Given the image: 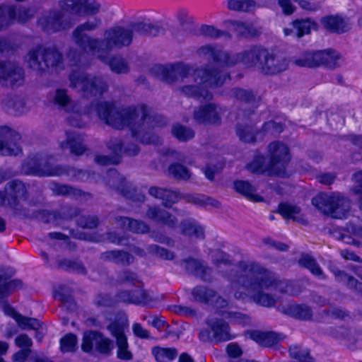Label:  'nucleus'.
I'll return each mask as SVG.
<instances>
[{"instance_id": "obj_42", "label": "nucleus", "mask_w": 362, "mask_h": 362, "mask_svg": "<svg viewBox=\"0 0 362 362\" xmlns=\"http://www.w3.org/2000/svg\"><path fill=\"white\" fill-rule=\"evenodd\" d=\"M129 227L136 233H144L147 230L146 226L136 220L129 221Z\"/></svg>"}, {"instance_id": "obj_18", "label": "nucleus", "mask_w": 362, "mask_h": 362, "mask_svg": "<svg viewBox=\"0 0 362 362\" xmlns=\"http://www.w3.org/2000/svg\"><path fill=\"white\" fill-rule=\"evenodd\" d=\"M249 336L253 341L265 346H272L275 341V337L273 333L252 331L249 333Z\"/></svg>"}, {"instance_id": "obj_6", "label": "nucleus", "mask_w": 362, "mask_h": 362, "mask_svg": "<svg viewBox=\"0 0 362 362\" xmlns=\"http://www.w3.org/2000/svg\"><path fill=\"white\" fill-rule=\"evenodd\" d=\"M218 73H209L203 70H198L193 71L192 76L199 78V83L202 84V87L199 93L194 90V87L192 86H185L182 89L183 92L189 96L203 97L204 99L209 100L211 95L204 88L207 86H212L214 84H218V79H217Z\"/></svg>"}, {"instance_id": "obj_15", "label": "nucleus", "mask_w": 362, "mask_h": 362, "mask_svg": "<svg viewBox=\"0 0 362 362\" xmlns=\"http://www.w3.org/2000/svg\"><path fill=\"white\" fill-rule=\"evenodd\" d=\"M279 212L284 218L296 221H302L300 209L292 204L282 203L279 205Z\"/></svg>"}, {"instance_id": "obj_2", "label": "nucleus", "mask_w": 362, "mask_h": 362, "mask_svg": "<svg viewBox=\"0 0 362 362\" xmlns=\"http://www.w3.org/2000/svg\"><path fill=\"white\" fill-rule=\"evenodd\" d=\"M290 160L288 147L281 142L270 144L266 157L256 156L249 169L256 173H267L268 175L283 176L286 165Z\"/></svg>"}, {"instance_id": "obj_25", "label": "nucleus", "mask_w": 362, "mask_h": 362, "mask_svg": "<svg viewBox=\"0 0 362 362\" xmlns=\"http://www.w3.org/2000/svg\"><path fill=\"white\" fill-rule=\"evenodd\" d=\"M289 353L293 358L298 359L300 362H313L312 358L309 357L307 350L302 351L298 346H291Z\"/></svg>"}, {"instance_id": "obj_24", "label": "nucleus", "mask_w": 362, "mask_h": 362, "mask_svg": "<svg viewBox=\"0 0 362 362\" xmlns=\"http://www.w3.org/2000/svg\"><path fill=\"white\" fill-rule=\"evenodd\" d=\"M76 345L77 338L74 334H66L61 339L60 347L62 352L74 351Z\"/></svg>"}, {"instance_id": "obj_58", "label": "nucleus", "mask_w": 362, "mask_h": 362, "mask_svg": "<svg viewBox=\"0 0 362 362\" xmlns=\"http://www.w3.org/2000/svg\"><path fill=\"white\" fill-rule=\"evenodd\" d=\"M197 264V263L196 261L191 259L187 262L186 267H187V270H189L190 272H193L192 267H196Z\"/></svg>"}, {"instance_id": "obj_21", "label": "nucleus", "mask_w": 362, "mask_h": 362, "mask_svg": "<svg viewBox=\"0 0 362 362\" xmlns=\"http://www.w3.org/2000/svg\"><path fill=\"white\" fill-rule=\"evenodd\" d=\"M21 286L18 280H11L6 277L0 278V298L8 295L11 291Z\"/></svg>"}, {"instance_id": "obj_34", "label": "nucleus", "mask_w": 362, "mask_h": 362, "mask_svg": "<svg viewBox=\"0 0 362 362\" xmlns=\"http://www.w3.org/2000/svg\"><path fill=\"white\" fill-rule=\"evenodd\" d=\"M235 29L238 33L246 37L256 35V31L245 23H237L235 25Z\"/></svg>"}, {"instance_id": "obj_28", "label": "nucleus", "mask_w": 362, "mask_h": 362, "mask_svg": "<svg viewBox=\"0 0 362 362\" xmlns=\"http://www.w3.org/2000/svg\"><path fill=\"white\" fill-rule=\"evenodd\" d=\"M300 264L310 269L315 275H320L321 274V269L319 266L317 265L315 260L308 255L302 256L300 259Z\"/></svg>"}, {"instance_id": "obj_16", "label": "nucleus", "mask_w": 362, "mask_h": 362, "mask_svg": "<svg viewBox=\"0 0 362 362\" xmlns=\"http://www.w3.org/2000/svg\"><path fill=\"white\" fill-rule=\"evenodd\" d=\"M218 112L213 104L203 107L195 112V118L199 122L214 123L217 119Z\"/></svg>"}, {"instance_id": "obj_5", "label": "nucleus", "mask_w": 362, "mask_h": 362, "mask_svg": "<svg viewBox=\"0 0 362 362\" xmlns=\"http://www.w3.org/2000/svg\"><path fill=\"white\" fill-rule=\"evenodd\" d=\"M255 57L257 61H261L262 58L264 59V62L261 68L265 74H274L279 73L286 69L287 66L284 60H280L273 55H269L267 52L264 49L254 50L247 54L243 60L247 63L252 59V63L256 64V62L254 61Z\"/></svg>"}, {"instance_id": "obj_36", "label": "nucleus", "mask_w": 362, "mask_h": 362, "mask_svg": "<svg viewBox=\"0 0 362 362\" xmlns=\"http://www.w3.org/2000/svg\"><path fill=\"white\" fill-rule=\"evenodd\" d=\"M237 133L240 139L245 142H252L255 141L253 132L248 128L238 129Z\"/></svg>"}, {"instance_id": "obj_45", "label": "nucleus", "mask_w": 362, "mask_h": 362, "mask_svg": "<svg viewBox=\"0 0 362 362\" xmlns=\"http://www.w3.org/2000/svg\"><path fill=\"white\" fill-rule=\"evenodd\" d=\"M134 334L141 338H147L148 337V332L144 329L139 324H134L133 325Z\"/></svg>"}, {"instance_id": "obj_43", "label": "nucleus", "mask_w": 362, "mask_h": 362, "mask_svg": "<svg viewBox=\"0 0 362 362\" xmlns=\"http://www.w3.org/2000/svg\"><path fill=\"white\" fill-rule=\"evenodd\" d=\"M30 353V350H23L18 351L13 356L14 362H25Z\"/></svg>"}, {"instance_id": "obj_39", "label": "nucleus", "mask_w": 362, "mask_h": 362, "mask_svg": "<svg viewBox=\"0 0 362 362\" xmlns=\"http://www.w3.org/2000/svg\"><path fill=\"white\" fill-rule=\"evenodd\" d=\"M279 5L286 15H290L294 11V6L290 0H279Z\"/></svg>"}, {"instance_id": "obj_55", "label": "nucleus", "mask_w": 362, "mask_h": 362, "mask_svg": "<svg viewBox=\"0 0 362 362\" xmlns=\"http://www.w3.org/2000/svg\"><path fill=\"white\" fill-rule=\"evenodd\" d=\"M200 52L204 54H209V55L215 57L216 54L214 52V50L211 47H202L200 49Z\"/></svg>"}, {"instance_id": "obj_27", "label": "nucleus", "mask_w": 362, "mask_h": 362, "mask_svg": "<svg viewBox=\"0 0 362 362\" xmlns=\"http://www.w3.org/2000/svg\"><path fill=\"white\" fill-rule=\"evenodd\" d=\"M173 134L181 141H186L193 137L194 133L191 129L180 125H175L172 130Z\"/></svg>"}, {"instance_id": "obj_23", "label": "nucleus", "mask_w": 362, "mask_h": 362, "mask_svg": "<svg viewBox=\"0 0 362 362\" xmlns=\"http://www.w3.org/2000/svg\"><path fill=\"white\" fill-rule=\"evenodd\" d=\"M99 116L106 121V122L115 128H122L123 126L117 124L115 121L112 120V116L113 115V109L111 106L108 105H104L101 106L98 110Z\"/></svg>"}, {"instance_id": "obj_3", "label": "nucleus", "mask_w": 362, "mask_h": 362, "mask_svg": "<svg viewBox=\"0 0 362 362\" xmlns=\"http://www.w3.org/2000/svg\"><path fill=\"white\" fill-rule=\"evenodd\" d=\"M312 203L319 210L330 214L335 218H344L349 209V203L338 194H319L313 199Z\"/></svg>"}, {"instance_id": "obj_9", "label": "nucleus", "mask_w": 362, "mask_h": 362, "mask_svg": "<svg viewBox=\"0 0 362 362\" xmlns=\"http://www.w3.org/2000/svg\"><path fill=\"white\" fill-rule=\"evenodd\" d=\"M271 283L267 278L261 279L257 282L250 284V286H243L242 289L246 290L247 295L250 296L257 303L264 306H271L274 303V298L267 294L262 293V291L264 288H267Z\"/></svg>"}, {"instance_id": "obj_53", "label": "nucleus", "mask_w": 362, "mask_h": 362, "mask_svg": "<svg viewBox=\"0 0 362 362\" xmlns=\"http://www.w3.org/2000/svg\"><path fill=\"white\" fill-rule=\"evenodd\" d=\"M333 180H334V177L329 174L323 175L320 176V181L322 183H324L326 185L331 184L333 182Z\"/></svg>"}, {"instance_id": "obj_14", "label": "nucleus", "mask_w": 362, "mask_h": 362, "mask_svg": "<svg viewBox=\"0 0 362 362\" xmlns=\"http://www.w3.org/2000/svg\"><path fill=\"white\" fill-rule=\"evenodd\" d=\"M321 22L326 29L332 32L344 33L349 28L348 23L338 16L325 17Z\"/></svg>"}, {"instance_id": "obj_30", "label": "nucleus", "mask_w": 362, "mask_h": 362, "mask_svg": "<svg viewBox=\"0 0 362 362\" xmlns=\"http://www.w3.org/2000/svg\"><path fill=\"white\" fill-rule=\"evenodd\" d=\"M354 180L356 185L354 192L358 195V205L360 209H362V171L355 174Z\"/></svg>"}, {"instance_id": "obj_20", "label": "nucleus", "mask_w": 362, "mask_h": 362, "mask_svg": "<svg viewBox=\"0 0 362 362\" xmlns=\"http://www.w3.org/2000/svg\"><path fill=\"white\" fill-rule=\"evenodd\" d=\"M153 354L158 362H170L176 356L173 349L157 347L153 349Z\"/></svg>"}, {"instance_id": "obj_63", "label": "nucleus", "mask_w": 362, "mask_h": 362, "mask_svg": "<svg viewBox=\"0 0 362 362\" xmlns=\"http://www.w3.org/2000/svg\"><path fill=\"white\" fill-rule=\"evenodd\" d=\"M5 228V223L3 219L0 218V230L2 231Z\"/></svg>"}, {"instance_id": "obj_10", "label": "nucleus", "mask_w": 362, "mask_h": 362, "mask_svg": "<svg viewBox=\"0 0 362 362\" xmlns=\"http://www.w3.org/2000/svg\"><path fill=\"white\" fill-rule=\"evenodd\" d=\"M40 57L47 66H57L62 59L61 54L56 50L45 51L40 49L37 52H32L29 54V62L31 66L35 67L37 64H40L39 62Z\"/></svg>"}, {"instance_id": "obj_4", "label": "nucleus", "mask_w": 362, "mask_h": 362, "mask_svg": "<svg viewBox=\"0 0 362 362\" xmlns=\"http://www.w3.org/2000/svg\"><path fill=\"white\" fill-rule=\"evenodd\" d=\"M339 60L337 52L325 50L304 53L295 60V63L300 66L314 67L324 64L329 68H334L338 65Z\"/></svg>"}, {"instance_id": "obj_60", "label": "nucleus", "mask_w": 362, "mask_h": 362, "mask_svg": "<svg viewBox=\"0 0 362 362\" xmlns=\"http://www.w3.org/2000/svg\"><path fill=\"white\" fill-rule=\"evenodd\" d=\"M204 174L206 175V177L209 179V180H212L214 178V171L213 170H211L209 168H206L205 170H204Z\"/></svg>"}, {"instance_id": "obj_8", "label": "nucleus", "mask_w": 362, "mask_h": 362, "mask_svg": "<svg viewBox=\"0 0 362 362\" xmlns=\"http://www.w3.org/2000/svg\"><path fill=\"white\" fill-rule=\"evenodd\" d=\"M114 347L109 339L95 332H86L83 334L81 349L83 351L90 352L93 348L100 353H107Z\"/></svg>"}, {"instance_id": "obj_57", "label": "nucleus", "mask_w": 362, "mask_h": 362, "mask_svg": "<svg viewBox=\"0 0 362 362\" xmlns=\"http://www.w3.org/2000/svg\"><path fill=\"white\" fill-rule=\"evenodd\" d=\"M180 362H193L192 358L187 354H182L179 358Z\"/></svg>"}, {"instance_id": "obj_12", "label": "nucleus", "mask_w": 362, "mask_h": 362, "mask_svg": "<svg viewBox=\"0 0 362 362\" xmlns=\"http://www.w3.org/2000/svg\"><path fill=\"white\" fill-rule=\"evenodd\" d=\"M210 332L208 338L216 341H227L231 339L228 326L221 320H216L209 323Z\"/></svg>"}, {"instance_id": "obj_51", "label": "nucleus", "mask_w": 362, "mask_h": 362, "mask_svg": "<svg viewBox=\"0 0 362 362\" xmlns=\"http://www.w3.org/2000/svg\"><path fill=\"white\" fill-rule=\"evenodd\" d=\"M203 32L211 37H216L219 35V32L216 30L214 27L206 26L203 28Z\"/></svg>"}, {"instance_id": "obj_40", "label": "nucleus", "mask_w": 362, "mask_h": 362, "mask_svg": "<svg viewBox=\"0 0 362 362\" xmlns=\"http://www.w3.org/2000/svg\"><path fill=\"white\" fill-rule=\"evenodd\" d=\"M227 353L231 358H237L242 354V350L235 344H229L227 346Z\"/></svg>"}, {"instance_id": "obj_52", "label": "nucleus", "mask_w": 362, "mask_h": 362, "mask_svg": "<svg viewBox=\"0 0 362 362\" xmlns=\"http://www.w3.org/2000/svg\"><path fill=\"white\" fill-rule=\"evenodd\" d=\"M18 149L17 148L16 151L14 150H11L9 148L4 147L2 144H0V154L4 156L9 155H16L18 153Z\"/></svg>"}, {"instance_id": "obj_44", "label": "nucleus", "mask_w": 362, "mask_h": 362, "mask_svg": "<svg viewBox=\"0 0 362 362\" xmlns=\"http://www.w3.org/2000/svg\"><path fill=\"white\" fill-rule=\"evenodd\" d=\"M298 317L302 319L308 318L310 316V310L306 308H303L300 305L295 306V313Z\"/></svg>"}, {"instance_id": "obj_22", "label": "nucleus", "mask_w": 362, "mask_h": 362, "mask_svg": "<svg viewBox=\"0 0 362 362\" xmlns=\"http://www.w3.org/2000/svg\"><path fill=\"white\" fill-rule=\"evenodd\" d=\"M151 195L165 200L166 202H174L177 199L175 192L163 189L159 187H151L149 189Z\"/></svg>"}, {"instance_id": "obj_33", "label": "nucleus", "mask_w": 362, "mask_h": 362, "mask_svg": "<svg viewBox=\"0 0 362 362\" xmlns=\"http://www.w3.org/2000/svg\"><path fill=\"white\" fill-rule=\"evenodd\" d=\"M184 233L189 235H194L197 238H202L204 235L203 228L192 223L184 228Z\"/></svg>"}, {"instance_id": "obj_38", "label": "nucleus", "mask_w": 362, "mask_h": 362, "mask_svg": "<svg viewBox=\"0 0 362 362\" xmlns=\"http://www.w3.org/2000/svg\"><path fill=\"white\" fill-rule=\"evenodd\" d=\"M54 101L61 106H66L69 103V98L65 91L62 90H57L56 92Z\"/></svg>"}, {"instance_id": "obj_50", "label": "nucleus", "mask_w": 362, "mask_h": 362, "mask_svg": "<svg viewBox=\"0 0 362 362\" xmlns=\"http://www.w3.org/2000/svg\"><path fill=\"white\" fill-rule=\"evenodd\" d=\"M149 216H151V217L153 218H158V219H162L163 220V221L168 224H170L173 223V220H168V218H166L162 214L160 211H153L152 210H151L149 211Z\"/></svg>"}, {"instance_id": "obj_11", "label": "nucleus", "mask_w": 362, "mask_h": 362, "mask_svg": "<svg viewBox=\"0 0 362 362\" xmlns=\"http://www.w3.org/2000/svg\"><path fill=\"white\" fill-rule=\"evenodd\" d=\"M3 310L5 315L11 317L17 322L18 326L24 329H38L40 327V322L33 318H28L19 315L12 307L8 305L3 306Z\"/></svg>"}, {"instance_id": "obj_17", "label": "nucleus", "mask_w": 362, "mask_h": 362, "mask_svg": "<svg viewBox=\"0 0 362 362\" xmlns=\"http://www.w3.org/2000/svg\"><path fill=\"white\" fill-rule=\"evenodd\" d=\"M235 190L254 202H259L261 197L255 194L254 187L247 182L237 181L234 183Z\"/></svg>"}, {"instance_id": "obj_54", "label": "nucleus", "mask_w": 362, "mask_h": 362, "mask_svg": "<svg viewBox=\"0 0 362 362\" xmlns=\"http://www.w3.org/2000/svg\"><path fill=\"white\" fill-rule=\"evenodd\" d=\"M342 256L346 259L358 260V257L348 250H344L341 252Z\"/></svg>"}, {"instance_id": "obj_61", "label": "nucleus", "mask_w": 362, "mask_h": 362, "mask_svg": "<svg viewBox=\"0 0 362 362\" xmlns=\"http://www.w3.org/2000/svg\"><path fill=\"white\" fill-rule=\"evenodd\" d=\"M276 128H277V125L275 122H268L264 126V129L266 130H270L272 129H276Z\"/></svg>"}, {"instance_id": "obj_1", "label": "nucleus", "mask_w": 362, "mask_h": 362, "mask_svg": "<svg viewBox=\"0 0 362 362\" xmlns=\"http://www.w3.org/2000/svg\"><path fill=\"white\" fill-rule=\"evenodd\" d=\"M99 11L100 4L93 0H62L57 6L40 18L38 26L47 33H54L67 30L76 21L85 18L86 21L78 25L72 33L75 42L84 51L96 54L115 47L129 45L132 32L122 28L107 30L103 42L86 34L100 27L102 18Z\"/></svg>"}, {"instance_id": "obj_29", "label": "nucleus", "mask_w": 362, "mask_h": 362, "mask_svg": "<svg viewBox=\"0 0 362 362\" xmlns=\"http://www.w3.org/2000/svg\"><path fill=\"white\" fill-rule=\"evenodd\" d=\"M169 170L171 174L177 178L187 179L190 176L188 170L184 166L179 164L171 165Z\"/></svg>"}, {"instance_id": "obj_62", "label": "nucleus", "mask_w": 362, "mask_h": 362, "mask_svg": "<svg viewBox=\"0 0 362 362\" xmlns=\"http://www.w3.org/2000/svg\"><path fill=\"white\" fill-rule=\"evenodd\" d=\"M197 291H194V297L197 300H200V301H204V300H206V301H209V299H207L205 296H198L197 293H196Z\"/></svg>"}, {"instance_id": "obj_31", "label": "nucleus", "mask_w": 362, "mask_h": 362, "mask_svg": "<svg viewBox=\"0 0 362 362\" xmlns=\"http://www.w3.org/2000/svg\"><path fill=\"white\" fill-rule=\"evenodd\" d=\"M15 16V11L12 8L9 6L0 8V29L2 28L1 23L14 19Z\"/></svg>"}, {"instance_id": "obj_41", "label": "nucleus", "mask_w": 362, "mask_h": 362, "mask_svg": "<svg viewBox=\"0 0 362 362\" xmlns=\"http://www.w3.org/2000/svg\"><path fill=\"white\" fill-rule=\"evenodd\" d=\"M136 294L132 296L128 299L129 301L134 303H142L146 300V293L141 289H138L135 291Z\"/></svg>"}, {"instance_id": "obj_19", "label": "nucleus", "mask_w": 362, "mask_h": 362, "mask_svg": "<svg viewBox=\"0 0 362 362\" xmlns=\"http://www.w3.org/2000/svg\"><path fill=\"white\" fill-rule=\"evenodd\" d=\"M293 28L296 30L298 37L308 34L311 30H315L317 25L315 22L309 19L303 21H296L293 23Z\"/></svg>"}, {"instance_id": "obj_64", "label": "nucleus", "mask_w": 362, "mask_h": 362, "mask_svg": "<svg viewBox=\"0 0 362 362\" xmlns=\"http://www.w3.org/2000/svg\"><path fill=\"white\" fill-rule=\"evenodd\" d=\"M35 362H51V361H49L47 359H45V358H36Z\"/></svg>"}, {"instance_id": "obj_59", "label": "nucleus", "mask_w": 362, "mask_h": 362, "mask_svg": "<svg viewBox=\"0 0 362 362\" xmlns=\"http://www.w3.org/2000/svg\"><path fill=\"white\" fill-rule=\"evenodd\" d=\"M96 161L101 165H107L108 163V159L106 157L97 156Z\"/></svg>"}, {"instance_id": "obj_7", "label": "nucleus", "mask_w": 362, "mask_h": 362, "mask_svg": "<svg viewBox=\"0 0 362 362\" xmlns=\"http://www.w3.org/2000/svg\"><path fill=\"white\" fill-rule=\"evenodd\" d=\"M127 328L128 323L126 319L122 320L120 322H113L108 327V330L117 341V356L123 360L132 358V354L127 349V341L124 334Z\"/></svg>"}, {"instance_id": "obj_26", "label": "nucleus", "mask_w": 362, "mask_h": 362, "mask_svg": "<svg viewBox=\"0 0 362 362\" xmlns=\"http://www.w3.org/2000/svg\"><path fill=\"white\" fill-rule=\"evenodd\" d=\"M254 6L251 1H240L238 0H230L228 2V7L230 10L249 11Z\"/></svg>"}, {"instance_id": "obj_49", "label": "nucleus", "mask_w": 362, "mask_h": 362, "mask_svg": "<svg viewBox=\"0 0 362 362\" xmlns=\"http://www.w3.org/2000/svg\"><path fill=\"white\" fill-rule=\"evenodd\" d=\"M148 323H151L153 327L158 329H163L165 327V322L160 318L153 317L148 321Z\"/></svg>"}, {"instance_id": "obj_47", "label": "nucleus", "mask_w": 362, "mask_h": 362, "mask_svg": "<svg viewBox=\"0 0 362 362\" xmlns=\"http://www.w3.org/2000/svg\"><path fill=\"white\" fill-rule=\"evenodd\" d=\"M152 28V26L149 23H142L139 24L136 26L134 27V30L140 32L141 33H151V29Z\"/></svg>"}, {"instance_id": "obj_56", "label": "nucleus", "mask_w": 362, "mask_h": 362, "mask_svg": "<svg viewBox=\"0 0 362 362\" xmlns=\"http://www.w3.org/2000/svg\"><path fill=\"white\" fill-rule=\"evenodd\" d=\"M349 232L350 231L353 235L357 237V238H362V228L356 229L354 227H351V228H348Z\"/></svg>"}, {"instance_id": "obj_13", "label": "nucleus", "mask_w": 362, "mask_h": 362, "mask_svg": "<svg viewBox=\"0 0 362 362\" xmlns=\"http://www.w3.org/2000/svg\"><path fill=\"white\" fill-rule=\"evenodd\" d=\"M21 76V70L15 69L11 64H0V83L2 85L13 86Z\"/></svg>"}, {"instance_id": "obj_35", "label": "nucleus", "mask_w": 362, "mask_h": 362, "mask_svg": "<svg viewBox=\"0 0 362 362\" xmlns=\"http://www.w3.org/2000/svg\"><path fill=\"white\" fill-rule=\"evenodd\" d=\"M78 84H81L82 86L84 88L85 91L90 90V92H95L97 89L96 82L95 81L90 80L86 78H80L77 81V85Z\"/></svg>"}, {"instance_id": "obj_37", "label": "nucleus", "mask_w": 362, "mask_h": 362, "mask_svg": "<svg viewBox=\"0 0 362 362\" xmlns=\"http://www.w3.org/2000/svg\"><path fill=\"white\" fill-rule=\"evenodd\" d=\"M111 69L117 72L122 73L127 70L125 63L121 59H115L110 62Z\"/></svg>"}, {"instance_id": "obj_46", "label": "nucleus", "mask_w": 362, "mask_h": 362, "mask_svg": "<svg viewBox=\"0 0 362 362\" xmlns=\"http://www.w3.org/2000/svg\"><path fill=\"white\" fill-rule=\"evenodd\" d=\"M160 70H161L164 74L163 76H161V78L163 80H165V81H168V72L170 71H171L172 72H175V71H178L180 69V66H177L176 67H174V66H170L169 68L168 67H163V66H160L158 68Z\"/></svg>"}, {"instance_id": "obj_48", "label": "nucleus", "mask_w": 362, "mask_h": 362, "mask_svg": "<svg viewBox=\"0 0 362 362\" xmlns=\"http://www.w3.org/2000/svg\"><path fill=\"white\" fill-rule=\"evenodd\" d=\"M297 2L298 3L299 6L303 9H305V10L312 11V10H315L316 8L313 4L310 3L308 0H298Z\"/></svg>"}, {"instance_id": "obj_32", "label": "nucleus", "mask_w": 362, "mask_h": 362, "mask_svg": "<svg viewBox=\"0 0 362 362\" xmlns=\"http://www.w3.org/2000/svg\"><path fill=\"white\" fill-rule=\"evenodd\" d=\"M16 345L23 350H30L32 340L25 334H20L15 339Z\"/></svg>"}]
</instances>
